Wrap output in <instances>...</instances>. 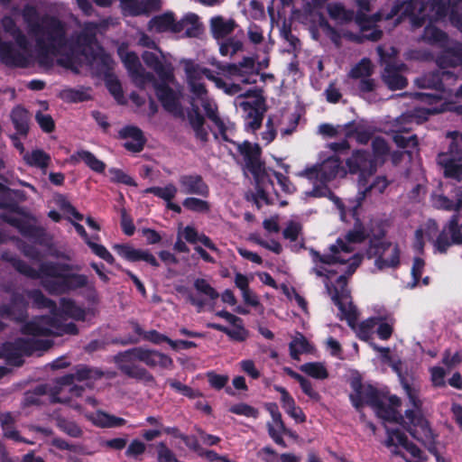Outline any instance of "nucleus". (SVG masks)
Here are the masks:
<instances>
[{
	"label": "nucleus",
	"mask_w": 462,
	"mask_h": 462,
	"mask_svg": "<svg viewBox=\"0 0 462 462\" xmlns=\"http://www.w3.org/2000/svg\"><path fill=\"white\" fill-rule=\"evenodd\" d=\"M24 160L28 164L37 167H46L50 161V157L41 150L32 151L31 153L24 155Z\"/></svg>",
	"instance_id": "46"
},
{
	"label": "nucleus",
	"mask_w": 462,
	"mask_h": 462,
	"mask_svg": "<svg viewBox=\"0 0 462 462\" xmlns=\"http://www.w3.org/2000/svg\"><path fill=\"white\" fill-rule=\"evenodd\" d=\"M227 74L244 84H254L257 81L259 69L251 58H245L238 65H230L226 69Z\"/></svg>",
	"instance_id": "21"
},
{
	"label": "nucleus",
	"mask_w": 462,
	"mask_h": 462,
	"mask_svg": "<svg viewBox=\"0 0 462 462\" xmlns=\"http://www.w3.org/2000/svg\"><path fill=\"white\" fill-rule=\"evenodd\" d=\"M448 13L452 23L462 32V0H450Z\"/></svg>",
	"instance_id": "44"
},
{
	"label": "nucleus",
	"mask_w": 462,
	"mask_h": 462,
	"mask_svg": "<svg viewBox=\"0 0 462 462\" xmlns=\"http://www.w3.org/2000/svg\"><path fill=\"white\" fill-rule=\"evenodd\" d=\"M385 84L391 89H401L406 86V79L400 72L387 67L383 75Z\"/></svg>",
	"instance_id": "38"
},
{
	"label": "nucleus",
	"mask_w": 462,
	"mask_h": 462,
	"mask_svg": "<svg viewBox=\"0 0 462 462\" xmlns=\"http://www.w3.org/2000/svg\"><path fill=\"white\" fill-rule=\"evenodd\" d=\"M385 444L393 455H400L407 462H425L423 452L415 445L410 443L406 436L399 429L387 428Z\"/></svg>",
	"instance_id": "18"
},
{
	"label": "nucleus",
	"mask_w": 462,
	"mask_h": 462,
	"mask_svg": "<svg viewBox=\"0 0 462 462\" xmlns=\"http://www.w3.org/2000/svg\"><path fill=\"white\" fill-rule=\"evenodd\" d=\"M145 64L152 69L161 82L153 83L156 94L164 108L174 116H183L180 106V91L173 77V69L167 56L158 48L143 54Z\"/></svg>",
	"instance_id": "5"
},
{
	"label": "nucleus",
	"mask_w": 462,
	"mask_h": 462,
	"mask_svg": "<svg viewBox=\"0 0 462 462\" xmlns=\"http://www.w3.org/2000/svg\"><path fill=\"white\" fill-rule=\"evenodd\" d=\"M6 221L17 226L26 236H32L36 227V220L23 212H16L5 217Z\"/></svg>",
	"instance_id": "31"
},
{
	"label": "nucleus",
	"mask_w": 462,
	"mask_h": 462,
	"mask_svg": "<svg viewBox=\"0 0 462 462\" xmlns=\"http://www.w3.org/2000/svg\"><path fill=\"white\" fill-rule=\"evenodd\" d=\"M276 390L281 394V402L283 410L288 415L293 418L297 422L305 420V416L300 408L297 407L293 398L282 387H276Z\"/></svg>",
	"instance_id": "30"
},
{
	"label": "nucleus",
	"mask_w": 462,
	"mask_h": 462,
	"mask_svg": "<svg viewBox=\"0 0 462 462\" xmlns=\"http://www.w3.org/2000/svg\"><path fill=\"white\" fill-rule=\"evenodd\" d=\"M177 21L171 12L156 15L149 21L148 30L152 32H171L176 34Z\"/></svg>",
	"instance_id": "26"
},
{
	"label": "nucleus",
	"mask_w": 462,
	"mask_h": 462,
	"mask_svg": "<svg viewBox=\"0 0 462 462\" xmlns=\"http://www.w3.org/2000/svg\"><path fill=\"white\" fill-rule=\"evenodd\" d=\"M226 334L233 340L244 341L247 337V331L244 328L241 319L238 317L235 322H230Z\"/></svg>",
	"instance_id": "43"
},
{
	"label": "nucleus",
	"mask_w": 462,
	"mask_h": 462,
	"mask_svg": "<svg viewBox=\"0 0 462 462\" xmlns=\"http://www.w3.org/2000/svg\"><path fill=\"white\" fill-rule=\"evenodd\" d=\"M325 286L334 303L338 307L342 319H346L358 338L368 341L372 338L375 328V314L359 323H356V310L349 298L346 280L344 275H338L334 281L327 280L324 276Z\"/></svg>",
	"instance_id": "6"
},
{
	"label": "nucleus",
	"mask_w": 462,
	"mask_h": 462,
	"mask_svg": "<svg viewBox=\"0 0 462 462\" xmlns=\"http://www.w3.org/2000/svg\"><path fill=\"white\" fill-rule=\"evenodd\" d=\"M387 180L384 177H377L372 183L367 179L358 184V202L365 199H373L374 195L382 193L387 187Z\"/></svg>",
	"instance_id": "28"
},
{
	"label": "nucleus",
	"mask_w": 462,
	"mask_h": 462,
	"mask_svg": "<svg viewBox=\"0 0 462 462\" xmlns=\"http://www.w3.org/2000/svg\"><path fill=\"white\" fill-rule=\"evenodd\" d=\"M374 70L371 61L363 59L357 63L349 73V76L355 79H360V89L362 91H370L374 88V81L370 79Z\"/></svg>",
	"instance_id": "24"
},
{
	"label": "nucleus",
	"mask_w": 462,
	"mask_h": 462,
	"mask_svg": "<svg viewBox=\"0 0 462 462\" xmlns=\"http://www.w3.org/2000/svg\"><path fill=\"white\" fill-rule=\"evenodd\" d=\"M402 385L409 398L413 410L406 411L404 424L411 435L424 445L430 446L433 442V433L429 427L428 421L420 413L421 402L419 397V390L410 385L402 379Z\"/></svg>",
	"instance_id": "13"
},
{
	"label": "nucleus",
	"mask_w": 462,
	"mask_h": 462,
	"mask_svg": "<svg viewBox=\"0 0 462 462\" xmlns=\"http://www.w3.org/2000/svg\"><path fill=\"white\" fill-rule=\"evenodd\" d=\"M438 232V226L432 219L427 220L415 232L414 246L421 250L426 241H433L435 252L443 254L452 245L462 243V224L459 219L453 217L442 232L433 240Z\"/></svg>",
	"instance_id": "9"
},
{
	"label": "nucleus",
	"mask_w": 462,
	"mask_h": 462,
	"mask_svg": "<svg viewBox=\"0 0 462 462\" xmlns=\"http://www.w3.org/2000/svg\"><path fill=\"white\" fill-rule=\"evenodd\" d=\"M447 14L448 9L441 0H431L427 4L417 0H410L395 5L385 19L391 20L396 17L394 25H397L403 18L407 17L412 26L419 27L423 24L426 16H429L431 21L440 19Z\"/></svg>",
	"instance_id": "11"
},
{
	"label": "nucleus",
	"mask_w": 462,
	"mask_h": 462,
	"mask_svg": "<svg viewBox=\"0 0 462 462\" xmlns=\"http://www.w3.org/2000/svg\"><path fill=\"white\" fill-rule=\"evenodd\" d=\"M114 248L123 258L128 261H134L136 249L125 245H116Z\"/></svg>",
	"instance_id": "61"
},
{
	"label": "nucleus",
	"mask_w": 462,
	"mask_h": 462,
	"mask_svg": "<svg viewBox=\"0 0 462 462\" xmlns=\"http://www.w3.org/2000/svg\"><path fill=\"white\" fill-rule=\"evenodd\" d=\"M351 386L354 393H351L350 399L356 408L359 409L364 404H367L379 418L387 421L398 420L400 415L397 408L401 404L398 397L381 398L374 387L363 385L359 379H353Z\"/></svg>",
	"instance_id": "8"
},
{
	"label": "nucleus",
	"mask_w": 462,
	"mask_h": 462,
	"mask_svg": "<svg viewBox=\"0 0 462 462\" xmlns=\"http://www.w3.org/2000/svg\"><path fill=\"white\" fill-rule=\"evenodd\" d=\"M178 236L182 237L190 244L201 243L212 251H217V248L212 241L205 235L199 234L192 226H188L184 228L180 227L178 231Z\"/></svg>",
	"instance_id": "33"
},
{
	"label": "nucleus",
	"mask_w": 462,
	"mask_h": 462,
	"mask_svg": "<svg viewBox=\"0 0 462 462\" xmlns=\"http://www.w3.org/2000/svg\"><path fill=\"white\" fill-rule=\"evenodd\" d=\"M180 186L185 193L206 196L208 187L199 176H183L180 178Z\"/></svg>",
	"instance_id": "34"
},
{
	"label": "nucleus",
	"mask_w": 462,
	"mask_h": 462,
	"mask_svg": "<svg viewBox=\"0 0 462 462\" xmlns=\"http://www.w3.org/2000/svg\"><path fill=\"white\" fill-rule=\"evenodd\" d=\"M16 344H17V346L14 350V353L10 349V344L5 346L3 350L0 351V357H2V356L9 357L12 355H16V356H21V355H23V354L28 355V354H31L32 350L34 347H40L41 346V342H39L37 340L32 342L33 346H31V345L27 344V343H24L22 340H19Z\"/></svg>",
	"instance_id": "37"
},
{
	"label": "nucleus",
	"mask_w": 462,
	"mask_h": 462,
	"mask_svg": "<svg viewBox=\"0 0 462 462\" xmlns=\"http://www.w3.org/2000/svg\"><path fill=\"white\" fill-rule=\"evenodd\" d=\"M35 117L42 130L45 132L52 131L54 123L51 116L42 113H37Z\"/></svg>",
	"instance_id": "64"
},
{
	"label": "nucleus",
	"mask_w": 462,
	"mask_h": 462,
	"mask_svg": "<svg viewBox=\"0 0 462 462\" xmlns=\"http://www.w3.org/2000/svg\"><path fill=\"white\" fill-rule=\"evenodd\" d=\"M240 368L243 372L247 374L251 378L257 379L260 377L261 374L259 370L255 367V364L251 359L242 360L239 363Z\"/></svg>",
	"instance_id": "57"
},
{
	"label": "nucleus",
	"mask_w": 462,
	"mask_h": 462,
	"mask_svg": "<svg viewBox=\"0 0 462 462\" xmlns=\"http://www.w3.org/2000/svg\"><path fill=\"white\" fill-rule=\"evenodd\" d=\"M162 7L161 0H122L121 8L125 15L148 14Z\"/></svg>",
	"instance_id": "22"
},
{
	"label": "nucleus",
	"mask_w": 462,
	"mask_h": 462,
	"mask_svg": "<svg viewBox=\"0 0 462 462\" xmlns=\"http://www.w3.org/2000/svg\"><path fill=\"white\" fill-rule=\"evenodd\" d=\"M201 23L196 14L188 13L181 20L177 21L176 34L193 37L200 32Z\"/></svg>",
	"instance_id": "27"
},
{
	"label": "nucleus",
	"mask_w": 462,
	"mask_h": 462,
	"mask_svg": "<svg viewBox=\"0 0 462 462\" xmlns=\"http://www.w3.org/2000/svg\"><path fill=\"white\" fill-rule=\"evenodd\" d=\"M457 148L454 144L450 147V154H440L439 156V163L444 167L446 176L461 180L462 179V152L455 151Z\"/></svg>",
	"instance_id": "23"
},
{
	"label": "nucleus",
	"mask_w": 462,
	"mask_h": 462,
	"mask_svg": "<svg viewBox=\"0 0 462 462\" xmlns=\"http://www.w3.org/2000/svg\"><path fill=\"white\" fill-rule=\"evenodd\" d=\"M236 23L232 19L215 16L210 20L211 32L217 39L225 38L234 31Z\"/></svg>",
	"instance_id": "32"
},
{
	"label": "nucleus",
	"mask_w": 462,
	"mask_h": 462,
	"mask_svg": "<svg viewBox=\"0 0 462 462\" xmlns=\"http://www.w3.org/2000/svg\"><path fill=\"white\" fill-rule=\"evenodd\" d=\"M242 48L243 43L239 40L230 39L220 45L219 51L223 56H233L240 51Z\"/></svg>",
	"instance_id": "51"
},
{
	"label": "nucleus",
	"mask_w": 462,
	"mask_h": 462,
	"mask_svg": "<svg viewBox=\"0 0 462 462\" xmlns=\"http://www.w3.org/2000/svg\"><path fill=\"white\" fill-rule=\"evenodd\" d=\"M108 175L109 179L114 182L123 183L129 186L135 185L134 179L122 170L112 168L108 171Z\"/></svg>",
	"instance_id": "50"
},
{
	"label": "nucleus",
	"mask_w": 462,
	"mask_h": 462,
	"mask_svg": "<svg viewBox=\"0 0 462 462\" xmlns=\"http://www.w3.org/2000/svg\"><path fill=\"white\" fill-rule=\"evenodd\" d=\"M371 347L379 354V356L383 363L389 364L393 369L401 376V372L398 364L394 363L391 359L390 349L388 347H380L374 343H370Z\"/></svg>",
	"instance_id": "53"
},
{
	"label": "nucleus",
	"mask_w": 462,
	"mask_h": 462,
	"mask_svg": "<svg viewBox=\"0 0 462 462\" xmlns=\"http://www.w3.org/2000/svg\"><path fill=\"white\" fill-rule=\"evenodd\" d=\"M118 54L129 74L137 84L142 85L151 81V78L144 74L139 58L134 52L129 51L127 46L121 45L118 48Z\"/></svg>",
	"instance_id": "20"
},
{
	"label": "nucleus",
	"mask_w": 462,
	"mask_h": 462,
	"mask_svg": "<svg viewBox=\"0 0 462 462\" xmlns=\"http://www.w3.org/2000/svg\"><path fill=\"white\" fill-rule=\"evenodd\" d=\"M12 119L17 130L22 134H25L27 131L26 111L20 107L15 108L12 113Z\"/></svg>",
	"instance_id": "54"
},
{
	"label": "nucleus",
	"mask_w": 462,
	"mask_h": 462,
	"mask_svg": "<svg viewBox=\"0 0 462 462\" xmlns=\"http://www.w3.org/2000/svg\"><path fill=\"white\" fill-rule=\"evenodd\" d=\"M145 193H152L155 197L165 201L175 198L177 188L173 184H167L164 187H152L144 190Z\"/></svg>",
	"instance_id": "41"
},
{
	"label": "nucleus",
	"mask_w": 462,
	"mask_h": 462,
	"mask_svg": "<svg viewBox=\"0 0 462 462\" xmlns=\"http://www.w3.org/2000/svg\"><path fill=\"white\" fill-rule=\"evenodd\" d=\"M106 86L110 93L115 97V98L119 103L123 102L122 88L119 82L116 79H109L106 82Z\"/></svg>",
	"instance_id": "63"
},
{
	"label": "nucleus",
	"mask_w": 462,
	"mask_h": 462,
	"mask_svg": "<svg viewBox=\"0 0 462 462\" xmlns=\"http://www.w3.org/2000/svg\"><path fill=\"white\" fill-rule=\"evenodd\" d=\"M263 226L269 235L278 234L280 231L279 217L272 216L265 218L263 222Z\"/></svg>",
	"instance_id": "60"
},
{
	"label": "nucleus",
	"mask_w": 462,
	"mask_h": 462,
	"mask_svg": "<svg viewBox=\"0 0 462 462\" xmlns=\"http://www.w3.org/2000/svg\"><path fill=\"white\" fill-rule=\"evenodd\" d=\"M328 12L330 17L338 22L349 21L353 17V14L343 8L340 5L332 4L328 6Z\"/></svg>",
	"instance_id": "47"
},
{
	"label": "nucleus",
	"mask_w": 462,
	"mask_h": 462,
	"mask_svg": "<svg viewBox=\"0 0 462 462\" xmlns=\"http://www.w3.org/2000/svg\"><path fill=\"white\" fill-rule=\"evenodd\" d=\"M430 379L432 383L435 386H444L445 385V376L446 371L439 366H433L430 368Z\"/></svg>",
	"instance_id": "55"
},
{
	"label": "nucleus",
	"mask_w": 462,
	"mask_h": 462,
	"mask_svg": "<svg viewBox=\"0 0 462 462\" xmlns=\"http://www.w3.org/2000/svg\"><path fill=\"white\" fill-rule=\"evenodd\" d=\"M425 268V262L420 257H415L411 265L412 282L408 283L407 287L413 289L420 284V277Z\"/></svg>",
	"instance_id": "45"
},
{
	"label": "nucleus",
	"mask_w": 462,
	"mask_h": 462,
	"mask_svg": "<svg viewBox=\"0 0 462 462\" xmlns=\"http://www.w3.org/2000/svg\"><path fill=\"white\" fill-rule=\"evenodd\" d=\"M100 375L101 374L97 370L85 366L79 367L74 374L66 375L58 382L55 392L57 396L54 397V400L60 402H68L69 398L66 396L67 393L79 396L83 386H92L93 381Z\"/></svg>",
	"instance_id": "16"
},
{
	"label": "nucleus",
	"mask_w": 462,
	"mask_h": 462,
	"mask_svg": "<svg viewBox=\"0 0 462 462\" xmlns=\"http://www.w3.org/2000/svg\"><path fill=\"white\" fill-rule=\"evenodd\" d=\"M145 449L146 446L143 442L138 439H134L129 444L125 454L131 457H137L138 456L142 455Z\"/></svg>",
	"instance_id": "58"
},
{
	"label": "nucleus",
	"mask_w": 462,
	"mask_h": 462,
	"mask_svg": "<svg viewBox=\"0 0 462 462\" xmlns=\"http://www.w3.org/2000/svg\"><path fill=\"white\" fill-rule=\"evenodd\" d=\"M300 370L315 379H326L328 375V370L323 363L311 362L300 365Z\"/></svg>",
	"instance_id": "39"
},
{
	"label": "nucleus",
	"mask_w": 462,
	"mask_h": 462,
	"mask_svg": "<svg viewBox=\"0 0 462 462\" xmlns=\"http://www.w3.org/2000/svg\"><path fill=\"white\" fill-rule=\"evenodd\" d=\"M229 411L232 413L236 415L245 416L246 418H257L258 417V410L254 407L248 405L246 403H236L230 407Z\"/></svg>",
	"instance_id": "48"
},
{
	"label": "nucleus",
	"mask_w": 462,
	"mask_h": 462,
	"mask_svg": "<svg viewBox=\"0 0 462 462\" xmlns=\"http://www.w3.org/2000/svg\"><path fill=\"white\" fill-rule=\"evenodd\" d=\"M119 134L124 139H125L124 146L127 150L136 152L143 149L144 139L141 130L137 127L126 126L121 129Z\"/></svg>",
	"instance_id": "29"
},
{
	"label": "nucleus",
	"mask_w": 462,
	"mask_h": 462,
	"mask_svg": "<svg viewBox=\"0 0 462 462\" xmlns=\"http://www.w3.org/2000/svg\"><path fill=\"white\" fill-rule=\"evenodd\" d=\"M250 240L275 254L282 252L281 244L274 239L264 240L258 234H253L250 236Z\"/></svg>",
	"instance_id": "49"
},
{
	"label": "nucleus",
	"mask_w": 462,
	"mask_h": 462,
	"mask_svg": "<svg viewBox=\"0 0 462 462\" xmlns=\"http://www.w3.org/2000/svg\"><path fill=\"white\" fill-rule=\"evenodd\" d=\"M313 349V346L300 333H297L290 343L291 356L294 359H299L301 354L312 353Z\"/></svg>",
	"instance_id": "36"
},
{
	"label": "nucleus",
	"mask_w": 462,
	"mask_h": 462,
	"mask_svg": "<svg viewBox=\"0 0 462 462\" xmlns=\"http://www.w3.org/2000/svg\"><path fill=\"white\" fill-rule=\"evenodd\" d=\"M23 16L29 33L36 42L41 62L47 64L56 59L59 64L75 71L84 64L110 66V57L95 41V35L99 32L97 25L87 23L83 33L74 42L66 40L64 27L56 18L40 16L32 7H26Z\"/></svg>",
	"instance_id": "3"
},
{
	"label": "nucleus",
	"mask_w": 462,
	"mask_h": 462,
	"mask_svg": "<svg viewBox=\"0 0 462 462\" xmlns=\"http://www.w3.org/2000/svg\"><path fill=\"white\" fill-rule=\"evenodd\" d=\"M134 361H140L152 368L159 369H171L173 365V361L168 355L144 347L133 348L116 357L118 366L124 373L138 376L141 369L132 364Z\"/></svg>",
	"instance_id": "12"
},
{
	"label": "nucleus",
	"mask_w": 462,
	"mask_h": 462,
	"mask_svg": "<svg viewBox=\"0 0 462 462\" xmlns=\"http://www.w3.org/2000/svg\"><path fill=\"white\" fill-rule=\"evenodd\" d=\"M88 417L95 425L102 428L120 427L125 423L123 418L116 417L100 411L91 413Z\"/></svg>",
	"instance_id": "35"
},
{
	"label": "nucleus",
	"mask_w": 462,
	"mask_h": 462,
	"mask_svg": "<svg viewBox=\"0 0 462 462\" xmlns=\"http://www.w3.org/2000/svg\"><path fill=\"white\" fill-rule=\"evenodd\" d=\"M194 286L199 293L204 294L208 300H216L218 298V293L206 280H196Z\"/></svg>",
	"instance_id": "52"
},
{
	"label": "nucleus",
	"mask_w": 462,
	"mask_h": 462,
	"mask_svg": "<svg viewBox=\"0 0 462 462\" xmlns=\"http://www.w3.org/2000/svg\"><path fill=\"white\" fill-rule=\"evenodd\" d=\"M326 349L335 357L342 358V347L340 343L335 338L329 337L325 342Z\"/></svg>",
	"instance_id": "59"
},
{
	"label": "nucleus",
	"mask_w": 462,
	"mask_h": 462,
	"mask_svg": "<svg viewBox=\"0 0 462 462\" xmlns=\"http://www.w3.org/2000/svg\"><path fill=\"white\" fill-rule=\"evenodd\" d=\"M362 204H337V208L343 222L354 223L345 238H339L331 245L330 253L321 256L311 250L310 254L315 263L314 271L318 276H327V280L334 281L338 275H351L359 266L362 256L352 254L365 239H369L368 258L374 259V266L379 271L396 269L401 263V249L398 245L382 240V231L367 233L360 223L359 216Z\"/></svg>",
	"instance_id": "2"
},
{
	"label": "nucleus",
	"mask_w": 462,
	"mask_h": 462,
	"mask_svg": "<svg viewBox=\"0 0 462 462\" xmlns=\"http://www.w3.org/2000/svg\"><path fill=\"white\" fill-rule=\"evenodd\" d=\"M85 311L76 306L74 302L62 299L59 311L54 312L51 319L42 317L32 319L23 327V333L33 337L47 335L76 334L75 325L71 322L66 323L65 317L85 319Z\"/></svg>",
	"instance_id": "7"
},
{
	"label": "nucleus",
	"mask_w": 462,
	"mask_h": 462,
	"mask_svg": "<svg viewBox=\"0 0 462 462\" xmlns=\"http://www.w3.org/2000/svg\"><path fill=\"white\" fill-rule=\"evenodd\" d=\"M181 64L190 93L191 111L189 112L188 118L197 138L200 141H206L208 135L205 120L199 115V108L201 107L207 116L216 125L223 139L236 144L237 152L243 157L245 174L250 173L254 179L257 184L256 193L253 195L252 199L247 198V199H252L253 202H267V194L260 188V185L269 179V171L261 161L260 147L258 144L249 142L236 143L231 139L235 125L229 120L218 116L217 106L208 95L204 85V78L213 81L217 88L223 89L228 95L240 93L242 91L240 84L226 83L214 76L208 69L201 67L191 60H183Z\"/></svg>",
	"instance_id": "1"
},
{
	"label": "nucleus",
	"mask_w": 462,
	"mask_h": 462,
	"mask_svg": "<svg viewBox=\"0 0 462 462\" xmlns=\"http://www.w3.org/2000/svg\"><path fill=\"white\" fill-rule=\"evenodd\" d=\"M423 38L425 41L437 43L445 47L444 53L438 60L441 69L440 73L425 75L417 81L420 88H427L429 92L416 93L413 95V113L402 115L397 122L401 124L397 127L399 132H408L412 129L413 123L420 124L426 120L429 116L453 111L457 115L462 114V106L457 105L453 100V95L449 89L444 88L448 86V81H453L452 73L445 69L451 67L456 68L462 64V46L458 43L450 42L446 34L430 24L425 28Z\"/></svg>",
	"instance_id": "4"
},
{
	"label": "nucleus",
	"mask_w": 462,
	"mask_h": 462,
	"mask_svg": "<svg viewBox=\"0 0 462 462\" xmlns=\"http://www.w3.org/2000/svg\"><path fill=\"white\" fill-rule=\"evenodd\" d=\"M346 174L341 162L337 155L328 157L320 164L305 169L298 173V176L308 179L314 184L311 191L306 192L309 199H328L335 201L332 192L323 185L336 177H343Z\"/></svg>",
	"instance_id": "10"
},
{
	"label": "nucleus",
	"mask_w": 462,
	"mask_h": 462,
	"mask_svg": "<svg viewBox=\"0 0 462 462\" xmlns=\"http://www.w3.org/2000/svg\"><path fill=\"white\" fill-rule=\"evenodd\" d=\"M62 217L69 219L71 222H74V220H82L83 217L79 212L75 210L74 208L70 206V204H64V207L62 208ZM77 232L84 237L86 243L88 245V246L92 249L93 253L96 254L100 258L104 259L109 263H112L114 262V257L112 254L106 250V247L103 245L92 241L89 239L85 232L84 227L79 224V223H73Z\"/></svg>",
	"instance_id": "19"
},
{
	"label": "nucleus",
	"mask_w": 462,
	"mask_h": 462,
	"mask_svg": "<svg viewBox=\"0 0 462 462\" xmlns=\"http://www.w3.org/2000/svg\"><path fill=\"white\" fill-rule=\"evenodd\" d=\"M268 432L270 437L273 439V441L282 447H284V441L282 439L283 434L290 433L289 430H286L282 420H271L267 424Z\"/></svg>",
	"instance_id": "40"
},
{
	"label": "nucleus",
	"mask_w": 462,
	"mask_h": 462,
	"mask_svg": "<svg viewBox=\"0 0 462 462\" xmlns=\"http://www.w3.org/2000/svg\"><path fill=\"white\" fill-rule=\"evenodd\" d=\"M301 226L296 222H291L283 230V236L291 242H296L300 234Z\"/></svg>",
	"instance_id": "56"
},
{
	"label": "nucleus",
	"mask_w": 462,
	"mask_h": 462,
	"mask_svg": "<svg viewBox=\"0 0 462 462\" xmlns=\"http://www.w3.org/2000/svg\"><path fill=\"white\" fill-rule=\"evenodd\" d=\"M76 156L97 172H102L105 170V163L88 151H79Z\"/></svg>",
	"instance_id": "42"
},
{
	"label": "nucleus",
	"mask_w": 462,
	"mask_h": 462,
	"mask_svg": "<svg viewBox=\"0 0 462 462\" xmlns=\"http://www.w3.org/2000/svg\"><path fill=\"white\" fill-rule=\"evenodd\" d=\"M388 151L389 148L385 141L382 138H375L373 141V158L368 153L361 151L353 153L347 160L346 164L350 172L359 174L358 184L370 177L376 171L377 166L384 162Z\"/></svg>",
	"instance_id": "14"
},
{
	"label": "nucleus",
	"mask_w": 462,
	"mask_h": 462,
	"mask_svg": "<svg viewBox=\"0 0 462 462\" xmlns=\"http://www.w3.org/2000/svg\"><path fill=\"white\" fill-rule=\"evenodd\" d=\"M210 385L216 389H221L228 382V376L225 374H217L215 373L208 374Z\"/></svg>",
	"instance_id": "62"
},
{
	"label": "nucleus",
	"mask_w": 462,
	"mask_h": 462,
	"mask_svg": "<svg viewBox=\"0 0 462 462\" xmlns=\"http://www.w3.org/2000/svg\"><path fill=\"white\" fill-rule=\"evenodd\" d=\"M42 280L43 286L51 292L60 293L86 284L87 278L83 275L70 273L61 266L46 265L42 268Z\"/></svg>",
	"instance_id": "15"
},
{
	"label": "nucleus",
	"mask_w": 462,
	"mask_h": 462,
	"mask_svg": "<svg viewBox=\"0 0 462 462\" xmlns=\"http://www.w3.org/2000/svg\"><path fill=\"white\" fill-rule=\"evenodd\" d=\"M394 324L393 315L386 310L381 309L375 313L376 334L380 339L387 340L392 337Z\"/></svg>",
	"instance_id": "25"
},
{
	"label": "nucleus",
	"mask_w": 462,
	"mask_h": 462,
	"mask_svg": "<svg viewBox=\"0 0 462 462\" xmlns=\"http://www.w3.org/2000/svg\"><path fill=\"white\" fill-rule=\"evenodd\" d=\"M236 106L242 110L245 127L254 132L263 121L265 112L264 98L258 89H250L241 94L236 100Z\"/></svg>",
	"instance_id": "17"
}]
</instances>
